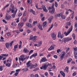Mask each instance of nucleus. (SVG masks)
I'll list each match as a JSON object with an SVG mask.
<instances>
[{
  "instance_id": "nucleus-1",
  "label": "nucleus",
  "mask_w": 77,
  "mask_h": 77,
  "mask_svg": "<svg viewBox=\"0 0 77 77\" xmlns=\"http://www.w3.org/2000/svg\"><path fill=\"white\" fill-rule=\"evenodd\" d=\"M27 66V67H29L30 69H32V68H35L36 66H38V65L36 63H35V64H33L32 63L29 64L28 62L26 64Z\"/></svg>"
},
{
  "instance_id": "nucleus-2",
  "label": "nucleus",
  "mask_w": 77,
  "mask_h": 77,
  "mask_svg": "<svg viewBox=\"0 0 77 77\" xmlns=\"http://www.w3.org/2000/svg\"><path fill=\"white\" fill-rule=\"evenodd\" d=\"M51 65V64H49L48 63H46L44 64V66H42V67H40V69H43L45 70V69H47V68L48 66H50Z\"/></svg>"
},
{
  "instance_id": "nucleus-3",
  "label": "nucleus",
  "mask_w": 77,
  "mask_h": 77,
  "mask_svg": "<svg viewBox=\"0 0 77 77\" xmlns=\"http://www.w3.org/2000/svg\"><path fill=\"white\" fill-rule=\"evenodd\" d=\"M54 4H53L52 6L49 7L48 8L49 10H50V9H52L51 11H49V13H50V14H54V11H55V9H54Z\"/></svg>"
},
{
  "instance_id": "nucleus-4",
  "label": "nucleus",
  "mask_w": 77,
  "mask_h": 77,
  "mask_svg": "<svg viewBox=\"0 0 77 77\" xmlns=\"http://www.w3.org/2000/svg\"><path fill=\"white\" fill-rule=\"evenodd\" d=\"M72 30V26H71V28H70L68 29V31L66 32H65L64 34L65 35V36H68L69 34L71 33V32Z\"/></svg>"
},
{
  "instance_id": "nucleus-5",
  "label": "nucleus",
  "mask_w": 77,
  "mask_h": 77,
  "mask_svg": "<svg viewBox=\"0 0 77 77\" xmlns=\"http://www.w3.org/2000/svg\"><path fill=\"white\" fill-rule=\"evenodd\" d=\"M17 8H16V10H14V9H12L11 12L12 13H14L12 15V16L13 17L15 18V14H17Z\"/></svg>"
},
{
  "instance_id": "nucleus-6",
  "label": "nucleus",
  "mask_w": 77,
  "mask_h": 77,
  "mask_svg": "<svg viewBox=\"0 0 77 77\" xmlns=\"http://www.w3.org/2000/svg\"><path fill=\"white\" fill-rule=\"evenodd\" d=\"M36 38H37V36L35 35L34 36L32 35H31L30 36V40L31 41H36Z\"/></svg>"
},
{
  "instance_id": "nucleus-7",
  "label": "nucleus",
  "mask_w": 77,
  "mask_h": 77,
  "mask_svg": "<svg viewBox=\"0 0 77 77\" xmlns=\"http://www.w3.org/2000/svg\"><path fill=\"white\" fill-rule=\"evenodd\" d=\"M72 39V38H64V43H66V42H68V41H71Z\"/></svg>"
},
{
  "instance_id": "nucleus-8",
  "label": "nucleus",
  "mask_w": 77,
  "mask_h": 77,
  "mask_svg": "<svg viewBox=\"0 0 77 77\" xmlns=\"http://www.w3.org/2000/svg\"><path fill=\"white\" fill-rule=\"evenodd\" d=\"M62 54L60 57V59H61V60H62L63 59V57H64V56H65V54H66V52H62Z\"/></svg>"
},
{
  "instance_id": "nucleus-9",
  "label": "nucleus",
  "mask_w": 77,
  "mask_h": 77,
  "mask_svg": "<svg viewBox=\"0 0 77 77\" xmlns=\"http://www.w3.org/2000/svg\"><path fill=\"white\" fill-rule=\"evenodd\" d=\"M56 46V45H51L49 48L48 49V50H54V47Z\"/></svg>"
},
{
  "instance_id": "nucleus-10",
  "label": "nucleus",
  "mask_w": 77,
  "mask_h": 77,
  "mask_svg": "<svg viewBox=\"0 0 77 77\" xmlns=\"http://www.w3.org/2000/svg\"><path fill=\"white\" fill-rule=\"evenodd\" d=\"M5 18L7 20H10L11 18V16L9 15H7L5 17Z\"/></svg>"
},
{
  "instance_id": "nucleus-11",
  "label": "nucleus",
  "mask_w": 77,
  "mask_h": 77,
  "mask_svg": "<svg viewBox=\"0 0 77 77\" xmlns=\"http://www.w3.org/2000/svg\"><path fill=\"white\" fill-rule=\"evenodd\" d=\"M47 60H48L47 59H46V57H43L42 59L41 60L42 62H46V61H47Z\"/></svg>"
},
{
  "instance_id": "nucleus-12",
  "label": "nucleus",
  "mask_w": 77,
  "mask_h": 77,
  "mask_svg": "<svg viewBox=\"0 0 77 77\" xmlns=\"http://www.w3.org/2000/svg\"><path fill=\"white\" fill-rule=\"evenodd\" d=\"M23 25H24V23H23L22 22L19 23L18 24V26H19V28H21V27H23Z\"/></svg>"
},
{
  "instance_id": "nucleus-13",
  "label": "nucleus",
  "mask_w": 77,
  "mask_h": 77,
  "mask_svg": "<svg viewBox=\"0 0 77 77\" xmlns=\"http://www.w3.org/2000/svg\"><path fill=\"white\" fill-rule=\"evenodd\" d=\"M52 38L54 40H55L56 38V34H54V33H53L51 36Z\"/></svg>"
},
{
  "instance_id": "nucleus-14",
  "label": "nucleus",
  "mask_w": 77,
  "mask_h": 77,
  "mask_svg": "<svg viewBox=\"0 0 77 77\" xmlns=\"http://www.w3.org/2000/svg\"><path fill=\"white\" fill-rule=\"evenodd\" d=\"M38 26L39 29L40 30H43V29L42 28V26L41 25V24H40L38 23Z\"/></svg>"
},
{
  "instance_id": "nucleus-15",
  "label": "nucleus",
  "mask_w": 77,
  "mask_h": 77,
  "mask_svg": "<svg viewBox=\"0 0 77 77\" xmlns=\"http://www.w3.org/2000/svg\"><path fill=\"white\" fill-rule=\"evenodd\" d=\"M53 18V17L51 16L48 19L49 23H51V22L52 21Z\"/></svg>"
},
{
  "instance_id": "nucleus-16",
  "label": "nucleus",
  "mask_w": 77,
  "mask_h": 77,
  "mask_svg": "<svg viewBox=\"0 0 77 77\" xmlns=\"http://www.w3.org/2000/svg\"><path fill=\"white\" fill-rule=\"evenodd\" d=\"M11 65V63H9L8 62L6 63V66H8V67H10Z\"/></svg>"
},
{
  "instance_id": "nucleus-17",
  "label": "nucleus",
  "mask_w": 77,
  "mask_h": 77,
  "mask_svg": "<svg viewBox=\"0 0 77 77\" xmlns=\"http://www.w3.org/2000/svg\"><path fill=\"white\" fill-rule=\"evenodd\" d=\"M43 11H44L46 12H48V10L46 9V8L45 7V5L43 6Z\"/></svg>"
},
{
  "instance_id": "nucleus-18",
  "label": "nucleus",
  "mask_w": 77,
  "mask_h": 77,
  "mask_svg": "<svg viewBox=\"0 0 77 77\" xmlns=\"http://www.w3.org/2000/svg\"><path fill=\"white\" fill-rule=\"evenodd\" d=\"M72 58H69L68 59V60H67V63H71V62L72 61Z\"/></svg>"
},
{
  "instance_id": "nucleus-19",
  "label": "nucleus",
  "mask_w": 77,
  "mask_h": 77,
  "mask_svg": "<svg viewBox=\"0 0 77 77\" xmlns=\"http://www.w3.org/2000/svg\"><path fill=\"white\" fill-rule=\"evenodd\" d=\"M60 74H61V75H63V77H65V74L64 72H63L62 71H61L60 72Z\"/></svg>"
},
{
  "instance_id": "nucleus-20",
  "label": "nucleus",
  "mask_w": 77,
  "mask_h": 77,
  "mask_svg": "<svg viewBox=\"0 0 77 77\" xmlns=\"http://www.w3.org/2000/svg\"><path fill=\"white\" fill-rule=\"evenodd\" d=\"M26 25L27 26L29 27H32V25L30 23H26Z\"/></svg>"
},
{
  "instance_id": "nucleus-21",
  "label": "nucleus",
  "mask_w": 77,
  "mask_h": 77,
  "mask_svg": "<svg viewBox=\"0 0 77 77\" xmlns=\"http://www.w3.org/2000/svg\"><path fill=\"white\" fill-rule=\"evenodd\" d=\"M23 51L24 53H29V51L27 50L26 48H24Z\"/></svg>"
},
{
  "instance_id": "nucleus-22",
  "label": "nucleus",
  "mask_w": 77,
  "mask_h": 77,
  "mask_svg": "<svg viewBox=\"0 0 77 77\" xmlns=\"http://www.w3.org/2000/svg\"><path fill=\"white\" fill-rule=\"evenodd\" d=\"M53 24H52L51 25V26L48 29L47 31V32H49V31H50L51 30V29L53 28Z\"/></svg>"
},
{
  "instance_id": "nucleus-23",
  "label": "nucleus",
  "mask_w": 77,
  "mask_h": 77,
  "mask_svg": "<svg viewBox=\"0 0 77 77\" xmlns=\"http://www.w3.org/2000/svg\"><path fill=\"white\" fill-rule=\"evenodd\" d=\"M9 43L8 42H7L5 43V46L7 48H9Z\"/></svg>"
},
{
  "instance_id": "nucleus-24",
  "label": "nucleus",
  "mask_w": 77,
  "mask_h": 77,
  "mask_svg": "<svg viewBox=\"0 0 77 77\" xmlns=\"http://www.w3.org/2000/svg\"><path fill=\"white\" fill-rule=\"evenodd\" d=\"M60 16L61 18L63 20H65L66 18V16H64L63 15L61 14Z\"/></svg>"
},
{
  "instance_id": "nucleus-25",
  "label": "nucleus",
  "mask_w": 77,
  "mask_h": 77,
  "mask_svg": "<svg viewBox=\"0 0 77 77\" xmlns=\"http://www.w3.org/2000/svg\"><path fill=\"white\" fill-rule=\"evenodd\" d=\"M24 55H22L20 56V59L21 60H23V59L24 57Z\"/></svg>"
},
{
  "instance_id": "nucleus-26",
  "label": "nucleus",
  "mask_w": 77,
  "mask_h": 77,
  "mask_svg": "<svg viewBox=\"0 0 77 77\" xmlns=\"http://www.w3.org/2000/svg\"><path fill=\"white\" fill-rule=\"evenodd\" d=\"M61 35V32H58V35H57V37L58 38H60V36Z\"/></svg>"
},
{
  "instance_id": "nucleus-27",
  "label": "nucleus",
  "mask_w": 77,
  "mask_h": 77,
  "mask_svg": "<svg viewBox=\"0 0 77 77\" xmlns=\"http://www.w3.org/2000/svg\"><path fill=\"white\" fill-rule=\"evenodd\" d=\"M47 22H45L44 23H43V26L44 27H45V26L47 25Z\"/></svg>"
},
{
  "instance_id": "nucleus-28",
  "label": "nucleus",
  "mask_w": 77,
  "mask_h": 77,
  "mask_svg": "<svg viewBox=\"0 0 77 77\" xmlns=\"http://www.w3.org/2000/svg\"><path fill=\"white\" fill-rule=\"evenodd\" d=\"M22 70L24 71H27L29 69L27 68H23L22 69Z\"/></svg>"
},
{
  "instance_id": "nucleus-29",
  "label": "nucleus",
  "mask_w": 77,
  "mask_h": 77,
  "mask_svg": "<svg viewBox=\"0 0 77 77\" xmlns=\"http://www.w3.org/2000/svg\"><path fill=\"white\" fill-rule=\"evenodd\" d=\"M13 43H14V41H12L11 43H9V45L10 47H11V46H12V45L13 44Z\"/></svg>"
},
{
  "instance_id": "nucleus-30",
  "label": "nucleus",
  "mask_w": 77,
  "mask_h": 77,
  "mask_svg": "<svg viewBox=\"0 0 77 77\" xmlns=\"http://www.w3.org/2000/svg\"><path fill=\"white\" fill-rule=\"evenodd\" d=\"M33 57H36V56H38V53H35L32 54Z\"/></svg>"
},
{
  "instance_id": "nucleus-31",
  "label": "nucleus",
  "mask_w": 77,
  "mask_h": 77,
  "mask_svg": "<svg viewBox=\"0 0 77 77\" xmlns=\"http://www.w3.org/2000/svg\"><path fill=\"white\" fill-rule=\"evenodd\" d=\"M72 37H73V39L74 40L75 39V34L73 33L72 35Z\"/></svg>"
},
{
  "instance_id": "nucleus-32",
  "label": "nucleus",
  "mask_w": 77,
  "mask_h": 77,
  "mask_svg": "<svg viewBox=\"0 0 77 77\" xmlns=\"http://www.w3.org/2000/svg\"><path fill=\"white\" fill-rule=\"evenodd\" d=\"M2 55L3 56H5V57H7V56H8L9 54H2Z\"/></svg>"
},
{
  "instance_id": "nucleus-33",
  "label": "nucleus",
  "mask_w": 77,
  "mask_h": 77,
  "mask_svg": "<svg viewBox=\"0 0 77 77\" xmlns=\"http://www.w3.org/2000/svg\"><path fill=\"white\" fill-rule=\"evenodd\" d=\"M42 44V42L41 41L40 42H38V46H41V45Z\"/></svg>"
},
{
  "instance_id": "nucleus-34",
  "label": "nucleus",
  "mask_w": 77,
  "mask_h": 77,
  "mask_svg": "<svg viewBox=\"0 0 77 77\" xmlns=\"http://www.w3.org/2000/svg\"><path fill=\"white\" fill-rule=\"evenodd\" d=\"M66 24L68 26H70L71 24V22H67Z\"/></svg>"
},
{
  "instance_id": "nucleus-35",
  "label": "nucleus",
  "mask_w": 77,
  "mask_h": 77,
  "mask_svg": "<svg viewBox=\"0 0 77 77\" xmlns=\"http://www.w3.org/2000/svg\"><path fill=\"white\" fill-rule=\"evenodd\" d=\"M55 6L56 7H57V6H58V4L56 2H55Z\"/></svg>"
},
{
  "instance_id": "nucleus-36",
  "label": "nucleus",
  "mask_w": 77,
  "mask_h": 77,
  "mask_svg": "<svg viewBox=\"0 0 77 77\" xmlns=\"http://www.w3.org/2000/svg\"><path fill=\"white\" fill-rule=\"evenodd\" d=\"M15 71H11V73H10V75H12V74H13V73H15Z\"/></svg>"
},
{
  "instance_id": "nucleus-37",
  "label": "nucleus",
  "mask_w": 77,
  "mask_h": 77,
  "mask_svg": "<svg viewBox=\"0 0 77 77\" xmlns=\"http://www.w3.org/2000/svg\"><path fill=\"white\" fill-rule=\"evenodd\" d=\"M33 52V50H31L30 51L29 53V55H30L31 53H32Z\"/></svg>"
},
{
  "instance_id": "nucleus-38",
  "label": "nucleus",
  "mask_w": 77,
  "mask_h": 77,
  "mask_svg": "<svg viewBox=\"0 0 77 77\" xmlns=\"http://www.w3.org/2000/svg\"><path fill=\"white\" fill-rule=\"evenodd\" d=\"M27 2L28 3H32V0H28Z\"/></svg>"
},
{
  "instance_id": "nucleus-39",
  "label": "nucleus",
  "mask_w": 77,
  "mask_h": 77,
  "mask_svg": "<svg viewBox=\"0 0 77 77\" xmlns=\"http://www.w3.org/2000/svg\"><path fill=\"white\" fill-rule=\"evenodd\" d=\"M39 70V68L38 67L35 68V69L33 70V71H37Z\"/></svg>"
},
{
  "instance_id": "nucleus-40",
  "label": "nucleus",
  "mask_w": 77,
  "mask_h": 77,
  "mask_svg": "<svg viewBox=\"0 0 77 77\" xmlns=\"http://www.w3.org/2000/svg\"><path fill=\"white\" fill-rule=\"evenodd\" d=\"M3 68L2 66H0V70L1 71H3V68Z\"/></svg>"
},
{
  "instance_id": "nucleus-41",
  "label": "nucleus",
  "mask_w": 77,
  "mask_h": 77,
  "mask_svg": "<svg viewBox=\"0 0 77 77\" xmlns=\"http://www.w3.org/2000/svg\"><path fill=\"white\" fill-rule=\"evenodd\" d=\"M26 14H27V12L26 11H25L24 13V14H23V16H24V17H25V16H26Z\"/></svg>"
},
{
  "instance_id": "nucleus-42",
  "label": "nucleus",
  "mask_w": 77,
  "mask_h": 77,
  "mask_svg": "<svg viewBox=\"0 0 77 77\" xmlns=\"http://www.w3.org/2000/svg\"><path fill=\"white\" fill-rule=\"evenodd\" d=\"M61 39H62L63 38V34H61L60 36Z\"/></svg>"
},
{
  "instance_id": "nucleus-43",
  "label": "nucleus",
  "mask_w": 77,
  "mask_h": 77,
  "mask_svg": "<svg viewBox=\"0 0 77 77\" xmlns=\"http://www.w3.org/2000/svg\"><path fill=\"white\" fill-rule=\"evenodd\" d=\"M31 30L30 29H28L27 30V32L28 33H31Z\"/></svg>"
},
{
  "instance_id": "nucleus-44",
  "label": "nucleus",
  "mask_w": 77,
  "mask_h": 77,
  "mask_svg": "<svg viewBox=\"0 0 77 77\" xmlns=\"http://www.w3.org/2000/svg\"><path fill=\"white\" fill-rule=\"evenodd\" d=\"M8 6H9V4H8L7 5H6L4 8L3 9H5L6 8H7V7H8Z\"/></svg>"
},
{
  "instance_id": "nucleus-45",
  "label": "nucleus",
  "mask_w": 77,
  "mask_h": 77,
  "mask_svg": "<svg viewBox=\"0 0 77 77\" xmlns=\"http://www.w3.org/2000/svg\"><path fill=\"white\" fill-rule=\"evenodd\" d=\"M3 57H4V56H3V55L0 56V60H2V58H3Z\"/></svg>"
},
{
  "instance_id": "nucleus-46",
  "label": "nucleus",
  "mask_w": 77,
  "mask_h": 77,
  "mask_svg": "<svg viewBox=\"0 0 77 77\" xmlns=\"http://www.w3.org/2000/svg\"><path fill=\"white\" fill-rule=\"evenodd\" d=\"M27 20V18L26 17H24L23 19V21H26Z\"/></svg>"
},
{
  "instance_id": "nucleus-47",
  "label": "nucleus",
  "mask_w": 77,
  "mask_h": 77,
  "mask_svg": "<svg viewBox=\"0 0 77 77\" xmlns=\"http://www.w3.org/2000/svg\"><path fill=\"white\" fill-rule=\"evenodd\" d=\"M33 11V10L32 9H30L28 10L29 12H32Z\"/></svg>"
},
{
  "instance_id": "nucleus-48",
  "label": "nucleus",
  "mask_w": 77,
  "mask_h": 77,
  "mask_svg": "<svg viewBox=\"0 0 77 77\" xmlns=\"http://www.w3.org/2000/svg\"><path fill=\"white\" fill-rule=\"evenodd\" d=\"M2 22H4V23H5V24H7V22L5 20V19H4L2 20Z\"/></svg>"
},
{
  "instance_id": "nucleus-49",
  "label": "nucleus",
  "mask_w": 77,
  "mask_h": 77,
  "mask_svg": "<svg viewBox=\"0 0 77 77\" xmlns=\"http://www.w3.org/2000/svg\"><path fill=\"white\" fill-rule=\"evenodd\" d=\"M18 73H19L18 72H16L14 74L15 76H17L18 74Z\"/></svg>"
},
{
  "instance_id": "nucleus-50",
  "label": "nucleus",
  "mask_w": 77,
  "mask_h": 77,
  "mask_svg": "<svg viewBox=\"0 0 77 77\" xmlns=\"http://www.w3.org/2000/svg\"><path fill=\"white\" fill-rule=\"evenodd\" d=\"M45 19V17H43L42 18V21H44V20Z\"/></svg>"
},
{
  "instance_id": "nucleus-51",
  "label": "nucleus",
  "mask_w": 77,
  "mask_h": 77,
  "mask_svg": "<svg viewBox=\"0 0 77 77\" xmlns=\"http://www.w3.org/2000/svg\"><path fill=\"white\" fill-rule=\"evenodd\" d=\"M21 71V69H17L16 70V72H20Z\"/></svg>"
},
{
  "instance_id": "nucleus-52",
  "label": "nucleus",
  "mask_w": 77,
  "mask_h": 77,
  "mask_svg": "<svg viewBox=\"0 0 77 77\" xmlns=\"http://www.w3.org/2000/svg\"><path fill=\"white\" fill-rule=\"evenodd\" d=\"M7 35L8 36H10L11 35V33L10 32H8L7 33Z\"/></svg>"
},
{
  "instance_id": "nucleus-53",
  "label": "nucleus",
  "mask_w": 77,
  "mask_h": 77,
  "mask_svg": "<svg viewBox=\"0 0 77 77\" xmlns=\"http://www.w3.org/2000/svg\"><path fill=\"white\" fill-rule=\"evenodd\" d=\"M70 52H68L66 55V57H68V54H70Z\"/></svg>"
},
{
  "instance_id": "nucleus-54",
  "label": "nucleus",
  "mask_w": 77,
  "mask_h": 77,
  "mask_svg": "<svg viewBox=\"0 0 77 77\" xmlns=\"http://www.w3.org/2000/svg\"><path fill=\"white\" fill-rule=\"evenodd\" d=\"M20 17H19L17 20L16 23H19V18Z\"/></svg>"
},
{
  "instance_id": "nucleus-55",
  "label": "nucleus",
  "mask_w": 77,
  "mask_h": 77,
  "mask_svg": "<svg viewBox=\"0 0 77 77\" xmlns=\"http://www.w3.org/2000/svg\"><path fill=\"white\" fill-rule=\"evenodd\" d=\"M77 73H75V72H74L73 73L72 75L73 76H75V75H76V74Z\"/></svg>"
},
{
  "instance_id": "nucleus-56",
  "label": "nucleus",
  "mask_w": 77,
  "mask_h": 77,
  "mask_svg": "<svg viewBox=\"0 0 77 77\" xmlns=\"http://www.w3.org/2000/svg\"><path fill=\"white\" fill-rule=\"evenodd\" d=\"M67 11H70V12H72V11L71 9H68L67 10Z\"/></svg>"
},
{
  "instance_id": "nucleus-57",
  "label": "nucleus",
  "mask_w": 77,
  "mask_h": 77,
  "mask_svg": "<svg viewBox=\"0 0 77 77\" xmlns=\"http://www.w3.org/2000/svg\"><path fill=\"white\" fill-rule=\"evenodd\" d=\"M54 1V0H51L49 1V2H50V3H53Z\"/></svg>"
},
{
  "instance_id": "nucleus-58",
  "label": "nucleus",
  "mask_w": 77,
  "mask_h": 77,
  "mask_svg": "<svg viewBox=\"0 0 77 77\" xmlns=\"http://www.w3.org/2000/svg\"><path fill=\"white\" fill-rule=\"evenodd\" d=\"M32 13L33 14V15H35V14H36V13H35V11L33 10L32 11Z\"/></svg>"
},
{
  "instance_id": "nucleus-59",
  "label": "nucleus",
  "mask_w": 77,
  "mask_h": 77,
  "mask_svg": "<svg viewBox=\"0 0 77 77\" xmlns=\"http://www.w3.org/2000/svg\"><path fill=\"white\" fill-rule=\"evenodd\" d=\"M21 15H22V13H20L19 14L18 16L20 17V16H21Z\"/></svg>"
},
{
  "instance_id": "nucleus-60",
  "label": "nucleus",
  "mask_w": 77,
  "mask_h": 77,
  "mask_svg": "<svg viewBox=\"0 0 77 77\" xmlns=\"http://www.w3.org/2000/svg\"><path fill=\"white\" fill-rule=\"evenodd\" d=\"M19 49H21V44H20L19 45Z\"/></svg>"
},
{
  "instance_id": "nucleus-61",
  "label": "nucleus",
  "mask_w": 77,
  "mask_h": 77,
  "mask_svg": "<svg viewBox=\"0 0 77 77\" xmlns=\"http://www.w3.org/2000/svg\"><path fill=\"white\" fill-rule=\"evenodd\" d=\"M35 77H39V75L38 74H36L35 75Z\"/></svg>"
},
{
  "instance_id": "nucleus-62",
  "label": "nucleus",
  "mask_w": 77,
  "mask_h": 77,
  "mask_svg": "<svg viewBox=\"0 0 77 77\" xmlns=\"http://www.w3.org/2000/svg\"><path fill=\"white\" fill-rule=\"evenodd\" d=\"M74 54L75 55H77V51L74 52Z\"/></svg>"
},
{
  "instance_id": "nucleus-63",
  "label": "nucleus",
  "mask_w": 77,
  "mask_h": 77,
  "mask_svg": "<svg viewBox=\"0 0 77 77\" xmlns=\"http://www.w3.org/2000/svg\"><path fill=\"white\" fill-rule=\"evenodd\" d=\"M74 3L75 4H77V0H74Z\"/></svg>"
},
{
  "instance_id": "nucleus-64",
  "label": "nucleus",
  "mask_w": 77,
  "mask_h": 77,
  "mask_svg": "<svg viewBox=\"0 0 77 77\" xmlns=\"http://www.w3.org/2000/svg\"><path fill=\"white\" fill-rule=\"evenodd\" d=\"M75 27L77 28V23L75 24Z\"/></svg>"
}]
</instances>
